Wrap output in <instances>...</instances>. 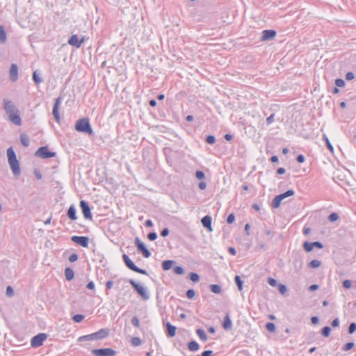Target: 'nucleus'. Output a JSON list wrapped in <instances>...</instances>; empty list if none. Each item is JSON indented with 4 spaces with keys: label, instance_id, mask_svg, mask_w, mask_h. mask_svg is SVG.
<instances>
[{
    "label": "nucleus",
    "instance_id": "nucleus-1",
    "mask_svg": "<svg viewBox=\"0 0 356 356\" xmlns=\"http://www.w3.org/2000/svg\"><path fill=\"white\" fill-rule=\"evenodd\" d=\"M3 108L8 115L9 120L16 125H21L22 120L19 116V111L12 102L8 99L3 100Z\"/></svg>",
    "mask_w": 356,
    "mask_h": 356
},
{
    "label": "nucleus",
    "instance_id": "nucleus-2",
    "mask_svg": "<svg viewBox=\"0 0 356 356\" xmlns=\"http://www.w3.org/2000/svg\"><path fill=\"white\" fill-rule=\"evenodd\" d=\"M7 156L8 161L13 174L15 177L19 176V175L21 174L19 163L18 160L17 159L15 153L12 147H9L7 149Z\"/></svg>",
    "mask_w": 356,
    "mask_h": 356
},
{
    "label": "nucleus",
    "instance_id": "nucleus-3",
    "mask_svg": "<svg viewBox=\"0 0 356 356\" xmlns=\"http://www.w3.org/2000/svg\"><path fill=\"white\" fill-rule=\"evenodd\" d=\"M75 129L77 131L92 134L93 131L90 124L89 120L86 118L80 119L75 124Z\"/></svg>",
    "mask_w": 356,
    "mask_h": 356
},
{
    "label": "nucleus",
    "instance_id": "nucleus-4",
    "mask_svg": "<svg viewBox=\"0 0 356 356\" xmlns=\"http://www.w3.org/2000/svg\"><path fill=\"white\" fill-rule=\"evenodd\" d=\"M129 282L134 288L136 292L140 296V297L147 300L149 299L150 296L147 289L142 284H138L134 280H129Z\"/></svg>",
    "mask_w": 356,
    "mask_h": 356
},
{
    "label": "nucleus",
    "instance_id": "nucleus-5",
    "mask_svg": "<svg viewBox=\"0 0 356 356\" xmlns=\"http://www.w3.org/2000/svg\"><path fill=\"white\" fill-rule=\"evenodd\" d=\"M294 191L293 190H288L284 193H282L279 195H277L274 197V199L272 201L271 206L272 207L277 209L280 206V204L283 200L288 197L293 196L294 195Z\"/></svg>",
    "mask_w": 356,
    "mask_h": 356
},
{
    "label": "nucleus",
    "instance_id": "nucleus-6",
    "mask_svg": "<svg viewBox=\"0 0 356 356\" xmlns=\"http://www.w3.org/2000/svg\"><path fill=\"white\" fill-rule=\"evenodd\" d=\"M122 258H123L124 262L125 263L126 266L129 269L132 270L134 272H136V273H140L143 275L147 274V271L145 270H143V269H141V268H139L138 267H137L134 264V263L132 261V260L127 254H124L122 255Z\"/></svg>",
    "mask_w": 356,
    "mask_h": 356
},
{
    "label": "nucleus",
    "instance_id": "nucleus-7",
    "mask_svg": "<svg viewBox=\"0 0 356 356\" xmlns=\"http://www.w3.org/2000/svg\"><path fill=\"white\" fill-rule=\"evenodd\" d=\"M35 154L38 156L41 157L42 159L52 158V157L56 156V153L53 152L49 151L47 147H40L37 150Z\"/></svg>",
    "mask_w": 356,
    "mask_h": 356
},
{
    "label": "nucleus",
    "instance_id": "nucleus-8",
    "mask_svg": "<svg viewBox=\"0 0 356 356\" xmlns=\"http://www.w3.org/2000/svg\"><path fill=\"white\" fill-rule=\"evenodd\" d=\"M135 245L137 247L138 250L141 252L145 258H149L151 256V253L149 250L138 237L135 239Z\"/></svg>",
    "mask_w": 356,
    "mask_h": 356
},
{
    "label": "nucleus",
    "instance_id": "nucleus-9",
    "mask_svg": "<svg viewBox=\"0 0 356 356\" xmlns=\"http://www.w3.org/2000/svg\"><path fill=\"white\" fill-rule=\"evenodd\" d=\"M92 353L95 356H114L115 351L111 348L95 349L92 350Z\"/></svg>",
    "mask_w": 356,
    "mask_h": 356
},
{
    "label": "nucleus",
    "instance_id": "nucleus-10",
    "mask_svg": "<svg viewBox=\"0 0 356 356\" xmlns=\"http://www.w3.org/2000/svg\"><path fill=\"white\" fill-rule=\"evenodd\" d=\"M47 339L45 334L41 333L35 337L31 339V344L32 347L37 348L42 345L43 342Z\"/></svg>",
    "mask_w": 356,
    "mask_h": 356
},
{
    "label": "nucleus",
    "instance_id": "nucleus-11",
    "mask_svg": "<svg viewBox=\"0 0 356 356\" xmlns=\"http://www.w3.org/2000/svg\"><path fill=\"white\" fill-rule=\"evenodd\" d=\"M71 239L74 243H76L83 248L88 247L89 238L87 236H73Z\"/></svg>",
    "mask_w": 356,
    "mask_h": 356
},
{
    "label": "nucleus",
    "instance_id": "nucleus-12",
    "mask_svg": "<svg viewBox=\"0 0 356 356\" xmlns=\"http://www.w3.org/2000/svg\"><path fill=\"white\" fill-rule=\"evenodd\" d=\"M80 207L81 208L82 213H83L85 218L87 220H92L90 208L88 204L86 202H85L84 200H81L80 202Z\"/></svg>",
    "mask_w": 356,
    "mask_h": 356
},
{
    "label": "nucleus",
    "instance_id": "nucleus-13",
    "mask_svg": "<svg viewBox=\"0 0 356 356\" xmlns=\"http://www.w3.org/2000/svg\"><path fill=\"white\" fill-rule=\"evenodd\" d=\"M83 40H84L83 37L81 38V39H79L76 35H73L68 40V44L72 46H74L76 48H79L81 47V44L83 42Z\"/></svg>",
    "mask_w": 356,
    "mask_h": 356
},
{
    "label": "nucleus",
    "instance_id": "nucleus-14",
    "mask_svg": "<svg viewBox=\"0 0 356 356\" xmlns=\"http://www.w3.org/2000/svg\"><path fill=\"white\" fill-rule=\"evenodd\" d=\"M60 102H61L60 97H58L55 99L53 111H52L53 115L57 122H59L60 119V115L58 113V107L60 104Z\"/></svg>",
    "mask_w": 356,
    "mask_h": 356
},
{
    "label": "nucleus",
    "instance_id": "nucleus-15",
    "mask_svg": "<svg viewBox=\"0 0 356 356\" xmlns=\"http://www.w3.org/2000/svg\"><path fill=\"white\" fill-rule=\"evenodd\" d=\"M314 248H318L321 249L323 248V244L318 241L313 243L305 242L304 243V248L307 252L312 251Z\"/></svg>",
    "mask_w": 356,
    "mask_h": 356
},
{
    "label": "nucleus",
    "instance_id": "nucleus-16",
    "mask_svg": "<svg viewBox=\"0 0 356 356\" xmlns=\"http://www.w3.org/2000/svg\"><path fill=\"white\" fill-rule=\"evenodd\" d=\"M10 79L12 81H15L18 77V68L17 65L12 64L9 71Z\"/></svg>",
    "mask_w": 356,
    "mask_h": 356
},
{
    "label": "nucleus",
    "instance_id": "nucleus-17",
    "mask_svg": "<svg viewBox=\"0 0 356 356\" xmlns=\"http://www.w3.org/2000/svg\"><path fill=\"white\" fill-rule=\"evenodd\" d=\"M108 333H109L108 330L101 329L99 331H97L93 334H94V336H95V338L96 339V340H99V339H103L106 338L108 335Z\"/></svg>",
    "mask_w": 356,
    "mask_h": 356
},
{
    "label": "nucleus",
    "instance_id": "nucleus-18",
    "mask_svg": "<svg viewBox=\"0 0 356 356\" xmlns=\"http://www.w3.org/2000/svg\"><path fill=\"white\" fill-rule=\"evenodd\" d=\"M275 35H276V33H275V31H273V30H265V31H263L262 40H271V39L274 38Z\"/></svg>",
    "mask_w": 356,
    "mask_h": 356
},
{
    "label": "nucleus",
    "instance_id": "nucleus-19",
    "mask_svg": "<svg viewBox=\"0 0 356 356\" xmlns=\"http://www.w3.org/2000/svg\"><path fill=\"white\" fill-rule=\"evenodd\" d=\"M167 329V334L169 337H173L176 334V327L171 325L169 322L165 324Z\"/></svg>",
    "mask_w": 356,
    "mask_h": 356
},
{
    "label": "nucleus",
    "instance_id": "nucleus-20",
    "mask_svg": "<svg viewBox=\"0 0 356 356\" xmlns=\"http://www.w3.org/2000/svg\"><path fill=\"white\" fill-rule=\"evenodd\" d=\"M76 208L74 205H72L70 207L68 211H67V216L72 220H74L76 219Z\"/></svg>",
    "mask_w": 356,
    "mask_h": 356
},
{
    "label": "nucleus",
    "instance_id": "nucleus-21",
    "mask_svg": "<svg viewBox=\"0 0 356 356\" xmlns=\"http://www.w3.org/2000/svg\"><path fill=\"white\" fill-rule=\"evenodd\" d=\"M222 326L226 330H230L232 327V322L228 314H227L225 317Z\"/></svg>",
    "mask_w": 356,
    "mask_h": 356
},
{
    "label": "nucleus",
    "instance_id": "nucleus-22",
    "mask_svg": "<svg viewBox=\"0 0 356 356\" xmlns=\"http://www.w3.org/2000/svg\"><path fill=\"white\" fill-rule=\"evenodd\" d=\"M94 340H96V339L95 338L93 333L90 334H88V335L81 336V337H79V339H78V341H79V342H83V341H94Z\"/></svg>",
    "mask_w": 356,
    "mask_h": 356
},
{
    "label": "nucleus",
    "instance_id": "nucleus-23",
    "mask_svg": "<svg viewBox=\"0 0 356 356\" xmlns=\"http://www.w3.org/2000/svg\"><path fill=\"white\" fill-rule=\"evenodd\" d=\"M65 276L67 281H70L74 278V271L70 268H66L65 269Z\"/></svg>",
    "mask_w": 356,
    "mask_h": 356
},
{
    "label": "nucleus",
    "instance_id": "nucleus-24",
    "mask_svg": "<svg viewBox=\"0 0 356 356\" xmlns=\"http://www.w3.org/2000/svg\"><path fill=\"white\" fill-rule=\"evenodd\" d=\"M173 264L174 261L172 260L163 261L162 263V268L165 270H168L172 268Z\"/></svg>",
    "mask_w": 356,
    "mask_h": 356
},
{
    "label": "nucleus",
    "instance_id": "nucleus-25",
    "mask_svg": "<svg viewBox=\"0 0 356 356\" xmlns=\"http://www.w3.org/2000/svg\"><path fill=\"white\" fill-rule=\"evenodd\" d=\"M188 348L191 351H197L199 349V344L195 341H191L188 343Z\"/></svg>",
    "mask_w": 356,
    "mask_h": 356
},
{
    "label": "nucleus",
    "instance_id": "nucleus-26",
    "mask_svg": "<svg viewBox=\"0 0 356 356\" xmlns=\"http://www.w3.org/2000/svg\"><path fill=\"white\" fill-rule=\"evenodd\" d=\"M209 287L211 291L216 294L220 293L222 291L221 286L218 284H211Z\"/></svg>",
    "mask_w": 356,
    "mask_h": 356
},
{
    "label": "nucleus",
    "instance_id": "nucleus-27",
    "mask_svg": "<svg viewBox=\"0 0 356 356\" xmlns=\"http://www.w3.org/2000/svg\"><path fill=\"white\" fill-rule=\"evenodd\" d=\"M197 334L203 341H206L207 340V336L205 332L202 329H197L196 331Z\"/></svg>",
    "mask_w": 356,
    "mask_h": 356
},
{
    "label": "nucleus",
    "instance_id": "nucleus-28",
    "mask_svg": "<svg viewBox=\"0 0 356 356\" xmlns=\"http://www.w3.org/2000/svg\"><path fill=\"white\" fill-rule=\"evenodd\" d=\"M6 40V33L4 30V28L2 26H0V42L4 43Z\"/></svg>",
    "mask_w": 356,
    "mask_h": 356
},
{
    "label": "nucleus",
    "instance_id": "nucleus-29",
    "mask_svg": "<svg viewBox=\"0 0 356 356\" xmlns=\"http://www.w3.org/2000/svg\"><path fill=\"white\" fill-rule=\"evenodd\" d=\"M323 139L325 140L326 146L330 149V151L331 152H334V148H333L332 144L330 143L327 136L325 134H324L323 136Z\"/></svg>",
    "mask_w": 356,
    "mask_h": 356
},
{
    "label": "nucleus",
    "instance_id": "nucleus-30",
    "mask_svg": "<svg viewBox=\"0 0 356 356\" xmlns=\"http://www.w3.org/2000/svg\"><path fill=\"white\" fill-rule=\"evenodd\" d=\"M234 280H235V282L238 286V290L242 291L243 290V281L241 280L240 276L236 275L235 277Z\"/></svg>",
    "mask_w": 356,
    "mask_h": 356
},
{
    "label": "nucleus",
    "instance_id": "nucleus-31",
    "mask_svg": "<svg viewBox=\"0 0 356 356\" xmlns=\"http://www.w3.org/2000/svg\"><path fill=\"white\" fill-rule=\"evenodd\" d=\"M321 266V261L319 260H317V259H314V260H312V261H310V263L309 264V266L310 268H318Z\"/></svg>",
    "mask_w": 356,
    "mask_h": 356
},
{
    "label": "nucleus",
    "instance_id": "nucleus-32",
    "mask_svg": "<svg viewBox=\"0 0 356 356\" xmlns=\"http://www.w3.org/2000/svg\"><path fill=\"white\" fill-rule=\"evenodd\" d=\"M266 328L267 329L268 331H269L270 332H275V330H276L275 325L273 323H268L266 325Z\"/></svg>",
    "mask_w": 356,
    "mask_h": 356
},
{
    "label": "nucleus",
    "instance_id": "nucleus-33",
    "mask_svg": "<svg viewBox=\"0 0 356 356\" xmlns=\"http://www.w3.org/2000/svg\"><path fill=\"white\" fill-rule=\"evenodd\" d=\"M331 329L330 327L326 326L322 329V335L325 337H327L330 334Z\"/></svg>",
    "mask_w": 356,
    "mask_h": 356
},
{
    "label": "nucleus",
    "instance_id": "nucleus-34",
    "mask_svg": "<svg viewBox=\"0 0 356 356\" xmlns=\"http://www.w3.org/2000/svg\"><path fill=\"white\" fill-rule=\"evenodd\" d=\"M33 79L35 84H39L42 81V79L38 75L36 71H35L33 74Z\"/></svg>",
    "mask_w": 356,
    "mask_h": 356
},
{
    "label": "nucleus",
    "instance_id": "nucleus-35",
    "mask_svg": "<svg viewBox=\"0 0 356 356\" xmlns=\"http://www.w3.org/2000/svg\"><path fill=\"white\" fill-rule=\"evenodd\" d=\"M190 279L192 282H197L200 280V276L195 273H191L189 275Z\"/></svg>",
    "mask_w": 356,
    "mask_h": 356
},
{
    "label": "nucleus",
    "instance_id": "nucleus-36",
    "mask_svg": "<svg viewBox=\"0 0 356 356\" xmlns=\"http://www.w3.org/2000/svg\"><path fill=\"white\" fill-rule=\"evenodd\" d=\"M131 344L134 346H138L141 344V340L139 337H134L131 339Z\"/></svg>",
    "mask_w": 356,
    "mask_h": 356
},
{
    "label": "nucleus",
    "instance_id": "nucleus-37",
    "mask_svg": "<svg viewBox=\"0 0 356 356\" xmlns=\"http://www.w3.org/2000/svg\"><path fill=\"white\" fill-rule=\"evenodd\" d=\"M84 316L81 314H76L72 317V319L76 323H80L83 321Z\"/></svg>",
    "mask_w": 356,
    "mask_h": 356
},
{
    "label": "nucleus",
    "instance_id": "nucleus-38",
    "mask_svg": "<svg viewBox=\"0 0 356 356\" xmlns=\"http://www.w3.org/2000/svg\"><path fill=\"white\" fill-rule=\"evenodd\" d=\"M20 140H21L22 144L24 147H28L29 146V138L27 137L22 136L21 138H20Z\"/></svg>",
    "mask_w": 356,
    "mask_h": 356
},
{
    "label": "nucleus",
    "instance_id": "nucleus-39",
    "mask_svg": "<svg viewBox=\"0 0 356 356\" xmlns=\"http://www.w3.org/2000/svg\"><path fill=\"white\" fill-rule=\"evenodd\" d=\"M278 289H279V291L281 294H285L287 291V289H286V286L282 284H280L278 285Z\"/></svg>",
    "mask_w": 356,
    "mask_h": 356
},
{
    "label": "nucleus",
    "instance_id": "nucleus-40",
    "mask_svg": "<svg viewBox=\"0 0 356 356\" xmlns=\"http://www.w3.org/2000/svg\"><path fill=\"white\" fill-rule=\"evenodd\" d=\"M195 296V292L193 289H189L186 291V297L188 299H193Z\"/></svg>",
    "mask_w": 356,
    "mask_h": 356
},
{
    "label": "nucleus",
    "instance_id": "nucleus-41",
    "mask_svg": "<svg viewBox=\"0 0 356 356\" xmlns=\"http://www.w3.org/2000/svg\"><path fill=\"white\" fill-rule=\"evenodd\" d=\"M174 272L177 275H182L184 273V268L181 266H175L174 268Z\"/></svg>",
    "mask_w": 356,
    "mask_h": 356
},
{
    "label": "nucleus",
    "instance_id": "nucleus-42",
    "mask_svg": "<svg viewBox=\"0 0 356 356\" xmlns=\"http://www.w3.org/2000/svg\"><path fill=\"white\" fill-rule=\"evenodd\" d=\"M338 218H339V216H338L337 213H331L328 217L329 220L331 222L337 221L338 220Z\"/></svg>",
    "mask_w": 356,
    "mask_h": 356
},
{
    "label": "nucleus",
    "instance_id": "nucleus-43",
    "mask_svg": "<svg viewBox=\"0 0 356 356\" xmlns=\"http://www.w3.org/2000/svg\"><path fill=\"white\" fill-rule=\"evenodd\" d=\"M6 293L8 296H13L14 295L13 289L10 286H7Z\"/></svg>",
    "mask_w": 356,
    "mask_h": 356
},
{
    "label": "nucleus",
    "instance_id": "nucleus-44",
    "mask_svg": "<svg viewBox=\"0 0 356 356\" xmlns=\"http://www.w3.org/2000/svg\"><path fill=\"white\" fill-rule=\"evenodd\" d=\"M356 330V324L355 323H352L350 324L348 327V332L350 334H353Z\"/></svg>",
    "mask_w": 356,
    "mask_h": 356
},
{
    "label": "nucleus",
    "instance_id": "nucleus-45",
    "mask_svg": "<svg viewBox=\"0 0 356 356\" xmlns=\"http://www.w3.org/2000/svg\"><path fill=\"white\" fill-rule=\"evenodd\" d=\"M132 324L136 327H138L140 326V321L138 317L134 316L131 320Z\"/></svg>",
    "mask_w": 356,
    "mask_h": 356
},
{
    "label": "nucleus",
    "instance_id": "nucleus-46",
    "mask_svg": "<svg viewBox=\"0 0 356 356\" xmlns=\"http://www.w3.org/2000/svg\"><path fill=\"white\" fill-rule=\"evenodd\" d=\"M335 84L337 87H343L345 82L343 79H337L335 80Z\"/></svg>",
    "mask_w": 356,
    "mask_h": 356
},
{
    "label": "nucleus",
    "instance_id": "nucleus-47",
    "mask_svg": "<svg viewBox=\"0 0 356 356\" xmlns=\"http://www.w3.org/2000/svg\"><path fill=\"white\" fill-rule=\"evenodd\" d=\"M343 286L346 289H350L352 286V282L349 280H346L343 282Z\"/></svg>",
    "mask_w": 356,
    "mask_h": 356
},
{
    "label": "nucleus",
    "instance_id": "nucleus-48",
    "mask_svg": "<svg viewBox=\"0 0 356 356\" xmlns=\"http://www.w3.org/2000/svg\"><path fill=\"white\" fill-rule=\"evenodd\" d=\"M195 176L198 179H202L204 178L205 175L202 171H197L195 172Z\"/></svg>",
    "mask_w": 356,
    "mask_h": 356
},
{
    "label": "nucleus",
    "instance_id": "nucleus-49",
    "mask_svg": "<svg viewBox=\"0 0 356 356\" xmlns=\"http://www.w3.org/2000/svg\"><path fill=\"white\" fill-rule=\"evenodd\" d=\"M68 259L70 262H75L78 259V255L76 253H73L70 256Z\"/></svg>",
    "mask_w": 356,
    "mask_h": 356
},
{
    "label": "nucleus",
    "instance_id": "nucleus-50",
    "mask_svg": "<svg viewBox=\"0 0 356 356\" xmlns=\"http://www.w3.org/2000/svg\"><path fill=\"white\" fill-rule=\"evenodd\" d=\"M206 140L209 144H213L215 143L216 138L213 136H208Z\"/></svg>",
    "mask_w": 356,
    "mask_h": 356
},
{
    "label": "nucleus",
    "instance_id": "nucleus-51",
    "mask_svg": "<svg viewBox=\"0 0 356 356\" xmlns=\"http://www.w3.org/2000/svg\"><path fill=\"white\" fill-rule=\"evenodd\" d=\"M157 238V234L156 232H150L149 234H148V238L150 240V241H154L156 240Z\"/></svg>",
    "mask_w": 356,
    "mask_h": 356
},
{
    "label": "nucleus",
    "instance_id": "nucleus-52",
    "mask_svg": "<svg viewBox=\"0 0 356 356\" xmlns=\"http://www.w3.org/2000/svg\"><path fill=\"white\" fill-rule=\"evenodd\" d=\"M354 346V343L353 342H349V343H347L344 347H343V350L347 351V350H350Z\"/></svg>",
    "mask_w": 356,
    "mask_h": 356
},
{
    "label": "nucleus",
    "instance_id": "nucleus-53",
    "mask_svg": "<svg viewBox=\"0 0 356 356\" xmlns=\"http://www.w3.org/2000/svg\"><path fill=\"white\" fill-rule=\"evenodd\" d=\"M268 283L271 286H275L277 285V280L274 278H272V277H270L268 278Z\"/></svg>",
    "mask_w": 356,
    "mask_h": 356
},
{
    "label": "nucleus",
    "instance_id": "nucleus-54",
    "mask_svg": "<svg viewBox=\"0 0 356 356\" xmlns=\"http://www.w3.org/2000/svg\"><path fill=\"white\" fill-rule=\"evenodd\" d=\"M212 218L210 216H205L202 220L201 222H211Z\"/></svg>",
    "mask_w": 356,
    "mask_h": 356
},
{
    "label": "nucleus",
    "instance_id": "nucleus-55",
    "mask_svg": "<svg viewBox=\"0 0 356 356\" xmlns=\"http://www.w3.org/2000/svg\"><path fill=\"white\" fill-rule=\"evenodd\" d=\"M275 121V115L271 114L267 119L266 122L268 124H272Z\"/></svg>",
    "mask_w": 356,
    "mask_h": 356
},
{
    "label": "nucleus",
    "instance_id": "nucleus-56",
    "mask_svg": "<svg viewBox=\"0 0 356 356\" xmlns=\"http://www.w3.org/2000/svg\"><path fill=\"white\" fill-rule=\"evenodd\" d=\"M355 78V74L353 73V72H348L346 74V79L348 80V81H351L353 79H354Z\"/></svg>",
    "mask_w": 356,
    "mask_h": 356
},
{
    "label": "nucleus",
    "instance_id": "nucleus-57",
    "mask_svg": "<svg viewBox=\"0 0 356 356\" xmlns=\"http://www.w3.org/2000/svg\"><path fill=\"white\" fill-rule=\"evenodd\" d=\"M235 220V216L234 213H231L228 216L227 222H234Z\"/></svg>",
    "mask_w": 356,
    "mask_h": 356
},
{
    "label": "nucleus",
    "instance_id": "nucleus-58",
    "mask_svg": "<svg viewBox=\"0 0 356 356\" xmlns=\"http://www.w3.org/2000/svg\"><path fill=\"white\" fill-rule=\"evenodd\" d=\"M86 287L88 289H90V290H93L95 289V284L92 281L88 283Z\"/></svg>",
    "mask_w": 356,
    "mask_h": 356
},
{
    "label": "nucleus",
    "instance_id": "nucleus-59",
    "mask_svg": "<svg viewBox=\"0 0 356 356\" xmlns=\"http://www.w3.org/2000/svg\"><path fill=\"white\" fill-rule=\"evenodd\" d=\"M198 186L201 190H204L207 187V184L204 181H201L199 183Z\"/></svg>",
    "mask_w": 356,
    "mask_h": 356
},
{
    "label": "nucleus",
    "instance_id": "nucleus-60",
    "mask_svg": "<svg viewBox=\"0 0 356 356\" xmlns=\"http://www.w3.org/2000/svg\"><path fill=\"white\" fill-rule=\"evenodd\" d=\"M305 156L302 154H300L299 156H298L297 157V161L299 162V163H303L305 161Z\"/></svg>",
    "mask_w": 356,
    "mask_h": 356
},
{
    "label": "nucleus",
    "instance_id": "nucleus-61",
    "mask_svg": "<svg viewBox=\"0 0 356 356\" xmlns=\"http://www.w3.org/2000/svg\"><path fill=\"white\" fill-rule=\"evenodd\" d=\"M169 234V231L167 228L164 229L162 230L161 233V235L163 237H165L168 235Z\"/></svg>",
    "mask_w": 356,
    "mask_h": 356
},
{
    "label": "nucleus",
    "instance_id": "nucleus-62",
    "mask_svg": "<svg viewBox=\"0 0 356 356\" xmlns=\"http://www.w3.org/2000/svg\"><path fill=\"white\" fill-rule=\"evenodd\" d=\"M213 352L211 350H205L202 353L201 356H211Z\"/></svg>",
    "mask_w": 356,
    "mask_h": 356
},
{
    "label": "nucleus",
    "instance_id": "nucleus-63",
    "mask_svg": "<svg viewBox=\"0 0 356 356\" xmlns=\"http://www.w3.org/2000/svg\"><path fill=\"white\" fill-rule=\"evenodd\" d=\"M113 282L112 281H108L106 284V289H110L113 287Z\"/></svg>",
    "mask_w": 356,
    "mask_h": 356
},
{
    "label": "nucleus",
    "instance_id": "nucleus-64",
    "mask_svg": "<svg viewBox=\"0 0 356 356\" xmlns=\"http://www.w3.org/2000/svg\"><path fill=\"white\" fill-rule=\"evenodd\" d=\"M332 325L333 327H338L339 325V321L338 318H335L332 322Z\"/></svg>",
    "mask_w": 356,
    "mask_h": 356
}]
</instances>
